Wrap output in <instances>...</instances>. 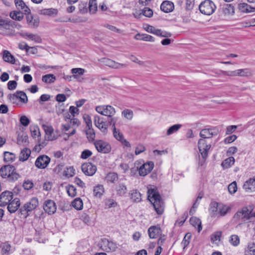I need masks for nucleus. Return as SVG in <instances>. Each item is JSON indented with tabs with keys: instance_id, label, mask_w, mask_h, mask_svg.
I'll return each instance as SVG.
<instances>
[{
	"instance_id": "nucleus-13",
	"label": "nucleus",
	"mask_w": 255,
	"mask_h": 255,
	"mask_svg": "<svg viewBox=\"0 0 255 255\" xmlns=\"http://www.w3.org/2000/svg\"><path fill=\"white\" fill-rule=\"evenodd\" d=\"M43 209L49 215L53 214L56 212L57 209L56 203L52 200L47 199L44 203Z\"/></svg>"
},
{
	"instance_id": "nucleus-51",
	"label": "nucleus",
	"mask_w": 255,
	"mask_h": 255,
	"mask_svg": "<svg viewBox=\"0 0 255 255\" xmlns=\"http://www.w3.org/2000/svg\"><path fill=\"white\" fill-rule=\"evenodd\" d=\"M75 174V169L73 167L70 166L67 167L64 172V175L69 178L74 176Z\"/></svg>"
},
{
	"instance_id": "nucleus-43",
	"label": "nucleus",
	"mask_w": 255,
	"mask_h": 255,
	"mask_svg": "<svg viewBox=\"0 0 255 255\" xmlns=\"http://www.w3.org/2000/svg\"><path fill=\"white\" fill-rule=\"evenodd\" d=\"M229 243L234 247H237L240 243V239L237 235H232L229 238Z\"/></svg>"
},
{
	"instance_id": "nucleus-47",
	"label": "nucleus",
	"mask_w": 255,
	"mask_h": 255,
	"mask_svg": "<svg viewBox=\"0 0 255 255\" xmlns=\"http://www.w3.org/2000/svg\"><path fill=\"white\" fill-rule=\"evenodd\" d=\"M14 22L9 19H0V28L3 27L4 28H7V26H13Z\"/></svg>"
},
{
	"instance_id": "nucleus-25",
	"label": "nucleus",
	"mask_w": 255,
	"mask_h": 255,
	"mask_svg": "<svg viewBox=\"0 0 255 255\" xmlns=\"http://www.w3.org/2000/svg\"><path fill=\"white\" fill-rule=\"evenodd\" d=\"M134 38L136 40H142L145 41H150V42H153L154 41L155 38L151 35L147 34H140L139 33L136 34Z\"/></svg>"
},
{
	"instance_id": "nucleus-14",
	"label": "nucleus",
	"mask_w": 255,
	"mask_h": 255,
	"mask_svg": "<svg viewBox=\"0 0 255 255\" xmlns=\"http://www.w3.org/2000/svg\"><path fill=\"white\" fill-rule=\"evenodd\" d=\"M154 167L152 161L147 162L143 164L138 169V173L140 176H145L150 173Z\"/></svg>"
},
{
	"instance_id": "nucleus-57",
	"label": "nucleus",
	"mask_w": 255,
	"mask_h": 255,
	"mask_svg": "<svg viewBox=\"0 0 255 255\" xmlns=\"http://www.w3.org/2000/svg\"><path fill=\"white\" fill-rule=\"evenodd\" d=\"M88 10L86 3H82L79 4V11L80 13L85 14L88 12Z\"/></svg>"
},
{
	"instance_id": "nucleus-33",
	"label": "nucleus",
	"mask_w": 255,
	"mask_h": 255,
	"mask_svg": "<svg viewBox=\"0 0 255 255\" xmlns=\"http://www.w3.org/2000/svg\"><path fill=\"white\" fill-rule=\"evenodd\" d=\"M235 163V158L233 156H230L225 159L222 163L221 166L224 169L230 168L231 166L234 165Z\"/></svg>"
},
{
	"instance_id": "nucleus-32",
	"label": "nucleus",
	"mask_w": 255,
	"mask_h": 255,
	"mask_svg": "<svg viewBox=\"0 0 255 255\" xmlns=\"http://www.w3.org/2000/svg\"><path fill=\"white\" fill-rule=\"evenodd\" d=\"M16 158L15 154L8 151L3 152V160L5 162H12Z\"/></svg>"
},
{
	"instance_id": "nucleus-42",
	"label": "nucleus",
	"mask_w": 255,
	"mask_h": 255,
	"mask_svg": "<svg viewBox=\"0 0 255 255\" xmlns=\"http://www.w3.org/2000/svg\"><path fill=\"white\" fill-rule=\"evenodd\" d=\"M104 204L106 208H111L116 207L118 205V203L113 199L107 198L104 200Z\"/></svg>"
},
{
	"instance_id": "nucleus-30",
	"label": "nucleus",
	"mask_w": 255,
	"mask_h": 255,
	"mask_svg": "<svg viewBox=\"0 0 255 255\" xmlns=\"http://www.w3.org/2000/svg\"><path fill=\"white\" fill-rule=\"evenodd\" d=\"M245 255H255V243L250 242L248 244L247 248L245 250Z\"/></svg>"
},
{
	"instance_id": "nucleus-55",
	"label": "nucleus",
	"mask_w": 255,
	"mask_h": 255,
	"mask_svg": "<svg viewBox=\"0 0 255 255\" xmlns=\"http://www.w3.org/2000/svg\"><path fill=\"white\" fill-rule=\"evenodd\" d=\"M142 13L146 17H151L153 15V11L151 8L145 7L142 9Z\"/></svg>"
},
{
	"instance_id": "nucleus-59",
	"label": "nucleus",
	"mask_w": 255,
	"mask_h": 255,
	"mask_svg": "<svg viewBox=\"0 0 255 255\" xmlns=\"http://www.w3.org/2000/svg\"><path fill=\"white\" fill-rule=\"evenodd\" d=\"M84 71V69L80 68H73L71 69V73L74 75H76V76L78 75L81 76L83 75Z\"/></svg>"
},
{
	"instance_id": "nucleus-2",
	"label": "nucleus",
	"mask_w": 255,
	"mask_h": 255,
	"mask_svg": "<svg viewBox=\"0 0 255 255\" xmlns=\"http://www.w3.org/2000/svg\"><path fill=\"white\" fill-rule=\"evenodd\" d=\"M148 199L151 203L153 208L158 215H161L164 212V202L155 186H151L147 191Z\"/></svg>"
},
{
	"instance_id": "nucleus-45",
	"label": "nucleus",
	"mask_w": 255,
	"mask_h": 255,
	"mask_svg": "<svg viewBox=\"0 0 255 255\" xmlns=\"http://www.w3.org/2000/svg\"><path fill=\"white\" fill-rule=\"evenodd\" d=\"M29 128L31 133V136L33 138H36L37 136H38L40 134L39 128L37 125H31Z\"/></svg>"
},
{
	"instance_id": "nucleus-64",
	"label": "nucleus",
	"mask_w": 255,
	"mask_h": 255,
	"mask_svg": "<svg viewBox=\"0 0 255 255\" xmlns=\"http://www.w3.org/2000/svg\"><path fill=\"white\" fill-rule=\"evenodd\" d=\"M17 83L15 81L11 80L9 81L7 83V88L9 90H14L17 86Z\"/></svg>"
},
{
	"instance_id": "nucleus-15",
	"label": "nucleus",
	"mask_w": 255,
	"mask_h": 255,
	"mask_svg": "<svg viewBox=\"0 0 255 255\" xmlns=\"http://www.w3.org/2000/svg\"><path fill=\"white\" fill-rule=\"evenodd\" d=\"M20 205V202L19 199L15 198L6 206L8 211L10 213H14L18 210Z\"/></svg>"
},
{
	"instance_id": "nucleus-36",
	"label": "nucleus",
	"mask_w": 255,
	"mask_h": 255,
	"mask_svg": "<svg viewBox=\"0 0 255 255\" xmlns=\"http://www.w3.org/2000/svg\"><path fill=\"white\" fill-rule=\"evenodd\" d=\"M42 80L46 84H51L54 83L56 77L52 74H46L42 77Z\"/></svg>"
},
{
	"instance_id": "nucleus-31",
	"label": "nucleus",
	"mask_w": 255,
	"mask_h": 255,
	"mask_svg": "<svg viewBox=\"0 0 255 255\" xmlns=\"http://www.w3.org/2000/svg\"><path fill=\"white\" fill-rule=\"evenodd\" d=\"M118 179L119 175L115 172H110L106 177V180L108 183H115Z\"/></svg>"
},
{
	"instance_id": "nucleus-20",
	"label": "nucleus",
	"mask_w": 255,
	"mask_h": 255,
	"mask_svg": "<svg viewBox=\"0 0 255 255\" xmlns=\"http://www.w3.org/2000/svg\"><path fill=\"white\" fill-rule=\"evenodd\" d=\"M2 59L6 62L12 64H14L15 63V57L8 50H4L3 51Z\"/></svg>"
},
{
	"instance_id": "nucleus-7",
	"label": "nucleus",
	"mask_w": 255,
	"mask_h": 255,
	"mask_svg": "<svg viewBox=\"0 0 255 255\" xmlns=\"http://www.w3.org/2000/svg\"><path fill=\"white\" fill-rule=\"evenodd\" d=\"M100 245L101 250L107 253L114 252L118 248L117 243L106 238L101 240Z\"/></svg>"
},
{
	"instance_id": "nucleus-53",
	"label": "nucleus",
	"mask_w": 255,
	"mask_h": 255,
	"mask_svg": "<svg viewBox=\"0 0 255 255\" xmlns=\"http://www.w3.org/2000/svg\"><path fill=\"white\" fill-rule=\"evenodd\" d=\"M188 218V213L185 212L184 213L182 217L180 218H179L176 221L175 224L178 225L179 226H181L183 225L185 221Z\"/></svg>"
},
{
	"instance_id": "nucleus-21",
	"label": "nucleus",
	"mask_w": 255,
	"mask_h": 255,
	"mask_svg": "<svg viewBox=\"0 0 255 255\" xmlns=\"http://www.w3.org/2000/svg\"><path fill=\"white\" fill-rule=\"evenodd\" d=\"M104 192L105 189L102 184H98L94 187L93 195L95 197L101 198Z\"/></svg>"
},
{
	"instance_id": "nucleus-38",
	"label": "nucleus",
	"mask_w": 255,
	"mask_h": 255,
	"mask_svg": "<svg viewBox=\"0 0 255 255\" xmlns=\"http://www.w3.org/2000/svg\"><path fill=\"white\" fill-rule=\"evenodd\" d=\"M9 16L12 19L18 21H21L23 18V13L20 11H12Z\"/></svg>"
},
{
	"instance_id": "nucleus-3",
	"label": "nucleus",
	"mask_w": 255,
	"mask_h": 255,
	"mask_svg": "<svg viewBox=\"0 0 255 255\" xmlns=\"http://www.w3.org/2000/svg\"><path fill=\"white\" fill-rule=\"evenodd\" d=\"M0 175L2 178H6L10 182H14L20 177L15 167L10 164L3 165L0 168Z\"/></svg>"
},
{
	"instance_id": "nucleus-27",
	"label": "nucleus",
	"mask_w": 255,
	"mask_h": 255,
	"mask_svg": "<svg viewBox=\"0 0 255 255\" xmlns=\"http://www.w3.org/2000/svg\"><path fill=\"white\" fill-rule=\"evenodd\" d=\"M31 154V150L28 148H23L20 152L19 160L21 161L27 160Z\"/></svg>"
},
{
	"instance_id": "nucleus-37",
	"label": "nucleus",
	"mask_w": 255,
	"mask_h": 255,
	"mask_svg": "<svg viewBox=\"0 0 255 255\" xmlns=\"http://www.w3.org/2000/svg\"><path fill=\"white\" fill-rule=\"evenodd\" d=\"M104 115L108 117H111L115 115L116 111L114 107L110 105H105Z\"/></svg>"
},
{
	"instance_id": "nucleus-11",
	"label": "nucleus",
	"mask_w": 255,
	"mask_h": 255,
	"mask_svg": "<svg viewBox=\"0 0 255 255\" xmlns=\"http://www.w3.org/2000/svg\"><path fill=\"white\" fill-rule=\"evenodd\" d=\"M50 161V158L47 155H41L36 159L35 165L39 169H44L48 166Z\"/></svg>"
},
{
	"instance_id": "nucleus-19",
	"label": "nucleus",
	"mask_w": 255,
	"mask_h": 255,
	"mask_svg": "<svg viewBox=\"0 0 255 255\" xmlns=\"http://www.w3.org/2000/svg\"><path fill=\"white\" fill-rule=\"evenodd\" d=\"M243 188L247 191H255V178H251L247 180L243 185Z\"/></svg>"
},
{
	"instance_id": "nucleus-61",
	"label": "nucleus",
	"mask_w": 255,
	"mask_h": 255,
	"mask_svg": "<svg viewBox=\"0 0 255 255\" xmlns=\"http://www.w3.org/2000/svg\"><path fill=\"white\" fill-rule=\"evenodd\" d=\"M83 119L86 124V128L92 127V120L91 117L89 115H84L83 116Z\"/></svg>"
},
{
	"instance_id": "nucleus-39",
	"label": "nucleus",
	"mask_w": 255,
	"mask_h": 255,
	"mask_svg": "<svg viewBox=\"0 0 255 255\" xmlns=\"http://www.w3.org/2000/svg\"><path fill=\"white\" fill-rule=\"evenodd\" d=\"M86 134L87 137L90 142L94 140L95 138V132L92 127L86 128Z\"/></svg>"
},
{
	"instance_id": "nucleus-63",
	"label": "nucleus",
	"mask_w": 255,
	"mask_h": 255,
	"mask_svg": "<svg viewBox=\"0 0 255 255\" xmlns=\"http://www.w3.org/2000/svg\"><path fill=\"white\" fill-rule=\"evenodd\" d=\"M33 186V184L32 182L29 180L25 181L23 184V187L25 190H30Z\"/></svg>"
},
{
	"instance_id": "nucleus-17",
	"label": "nucleus",
	"mask_w": 255,
	"mask_h": 255,
	"mask_svg": "<svg viewBox=\"0 0 255 255\" xmlns=\"http://www.w3.org/2000/svg\"><path fill=\"white\" fill-rule=\"evenodd\" d=\"M174 8L173 2L168 0L163 1L160 5V9L165 13L170 12L173 10Z\"/></svg>"
},
{
	"instance_id": "nucleus-49",
	"label": "nucleus",
	"mask_w": 255,
	"mask_h": 255,
	"mask_svg": "<svg viewBox=\"0 0 255 255\" xmlns=\"http://www.w3.org/2000/svg\"><path fill=\"white\" fill-rule=\"evenodd\" d=\"M182 127L180 124H175L170 127L167 131V135H169L178 131Z\"/></svg>"
},
{
	"instance_id": "nucleus-62",
	"label": "nucleus",
	"mask_w": 255,
	"mask_h": 255,
	"mask_svg": "<svg viewBox=\"0 0 255 255\" xmlns=\"http://www.w3.org/2000/svg\"><path fill=\"white\" fill-rule=\"evenodd\" d=\"M20 123L25 127L27 126L29 123L30 121L28 118L25 116H22L20 118Z\"/></svg>"
},
{
	"instance_id": "nucleus-16",
	"label": "nucleus",
	"mask_w": 255,
	"mask_h": 255,
	"mask_svg": "<svg viewBox=\"0 0 255 255\" xmlns=\"http://www.w3.org/2000/svg\"><path fill=\"white\" fill-rule=\"evenodd\" d=\"M161 230L160 227L152 226L148 229V234L150 239H156L161 234Z\"/></svg>"
},
{
	"instance_id": "nucleus-41",
	"label": "nucleus",
	"mask_w": 255,
	"mask_h": 255,
	"mask_svg": "<svg viewBox=\"0 0 255 255\" xmlns=\"http://www.w3.org/2000/svg\"><path fill=\"white\" fill-rule=\"evenodd\" d=\"M72 205L77 210H80L83 207V201L81 198H77L72 202Z\"/></svg>"
},
{
	"instance_id": "nucleus-29",
	"label": "nucleus",
	"mask_w": 255,
	"mask_h": 255,
	"mask_svg": "<svg viewBox=\"0 0 255 255\" xmlns=\"http://www.w3.org/2000/svg\"><path fill=\"white\" fill-rule=\"evenodd\" d=\"M130 199L135 203H138L141 201V194L137 190H132L130 191Z\"/></svg>"
},
{
	"instance_id": "nucleus-58",
	"label": "nucleus",
	"mask_w": 255,
	"mask_h": 255,
	"mask_svg": "<svg viewBox=\"0 0 255 255\" xmlns=\"http://www.w3.org/2000/svg\"><path fill=\"white\" fill-rule=\"evenodd\" d=\"M92 155V152L89 149L83 150L81 154V158L82 159H87Z\"/></svg>"
},
{
	"instance_id": "nucleus-50",
	"label": "nucleus",
	"mask_w": 255,
	"mask_h": 255,
	"mask_svg": "<svg viewBox=\"0 0 255 255\" xmlns=\"http://www.w3.org/2000/svg\"><path fill=\"white\" fill-rule=\"evenodd\" d=\"M27 38H29L32 41H34L35 42L37 43H41L42 41V39L39 35L37 34H34L32 33L28 34V35H27Z\"/></svg>"
},
{
	"instance_id": "nucleus-23",
	"label": "nucleus",
	"mask_w": 255,
	"mask_h": 255,
	"mask_svg": "<svg viewBox=\"0 0 255 255\" xmlns=\"http://www.w3.org/2000/svg\"><path fill=\"white\" fill-rule=\"evenodd\" d=\"M14 3L16 8L19 10H23L24 13L30 12V9L22 0H14Z\"/></svg>"
},
{
	"instance_id": "nucleus-54",
	"label": "nucleus",
	"mask_w": 255,
	"mask_h": 255,
	"mask_svg": "<svg viewBox=\"0 0 255 255\" xmlns=\"http://www.w3.org/2000/svg\"><path fill=\"white\" fill-rule=\"evenodd\" d=\"M122 115L128 120H131L133 117V112L129 109H126L122 112Z\"/></svg>"
},
{
	"instance_id": "nucleus-34",
	"label": "nucleus",
	"mask_w": 255,
	"mask_h": 255,
	"mask_svg": "<svg viewBox=\"0 0 255 255\" xmlns=\"http://www.w3.org/2000/svg\"><path fill=\"white\" fill-rule=\"evenodd\" d=\"M58 13V10L56 8H45L40 10V13L41 14L52 16L53 15H57Z\"/></svg>"
},
{
	"instance_id": "nucleus-6",
	"label": "nucleus",
	"mask_w": 255,
	"mask_h": 255,
	"mask_svg": "<svg viewBox=\"0 0 255 255\" xmlns=\"http://www.w3.org/2000/svg\"><path fill=\"white\" fill-rule=\"evenodd\" d=\"M216 8L214 3L210 0H205L202 2L199 6L200 11L207 15H210L213 14Z\"/></svg>"
},
{
	"instance_id": "nucleus-24",
	"label": "nucleus",
	"mask_w": 255,
	"mask_h": 255,
	"mask_svg": "<svg viewBox=\"0 0 255 255\" xmlns=\"http://www.w3.org/2000/svg\"><path fill=\"white\" fill-rule=\"evenodd\" d=\"M239 9L244 13H249L255 11V7H252L246 3H241L239 4Z\"/></svg>"
},
{
	"instance_id": "nucleus-40",
	"label": "nucleus",
	"mask_w": 255,
	"mask_h": 255,
	"mask_svg": "<svg viewBox=\"0 0 255 255\" xmlns=\"http://www.w3.org/2000/svg\"><path fill=\"white\" fill-rule=\"evenodd\" d=\"M219 203L217 202H212L210 205V211L213 216L218 214Z\"/></svg>"
},
{
	"instance_id": "nucleus-22",
	"label": "nucleus",
	"mask_w": 255,
	"mask_h": 255,
	"mask_svg": "<svg viewBox=\"0 0 255 255\" xmlns=\"http://www.w3.org/2000/svg\"><path fill=\"white\" fill-rule=\"evenodd\" d=\"M103 62L105 64L106 66L113 68L117 69L119 68L121 66H125L124 64L116 62L115 61L106 58H104L103 59Z\"/></svg>"
},
{
	"instance_id": "nucleus-12",
	"label": "nucleus",
	"mask_w": 255,
	"mask_h": 255,
	"mask_svg": "<svg viewBox=\"0 0 255 255\" xmlns=\"http://www.w3.org/2000/svg\"><path fill=\"white\" fill-rule=\"evenodd\" d=\"M116 195L120 197H125L128 193V188L125 183L119 181L114 187Z\"/></svg>"
},
{
	"instance_id": "nucleus-28",
	"label": "nucleus",
	"mask_w": 255,
	"mask_h": 255,
	"mask_svg": "<svg viewBox=\"0 0 255 255\" xmlns=\"http://www.w3.org/2000/svg\"><path fill=\"white\" fill-rule=\"evenodd\" d=\"M13 98H15L16 99L19 98L20 101L23 103H27L28 102V98L26 95V94L21 91H17L16 92V94H14L12 95Z\"/></svg>"
},
{
	"instance_id": "nucleus-18",
	"label": "nucleus",
	"mask_w": 255,
	"mask_h": 255,
	"mask_svg": "<svg viewBox=\"0 0 255 255\" xmlns=\"http://www.w3.org/2000/svg\"><path fill=\"white\" fill-rule=\"evenodd\" d=\"M0 248L1 255H10L13 252L10 245L7 242L2 243L0 246Z\"/></svg>"
},
{
	"instance_id": "nucleus-46",
	"label": "nucleus",
	"mask_w": 255,
	"mask_h": 255,
	"mask_svg": "<svg viewBox=\"0 0 255 255\" xmlns=\"http://www.w3.org/2000/svg\"><path fill=\"white\" fill-rule=\"evenodd\" d=\"M238 76L248 77L252 75L251 70L248 68L238 69Z\"/></svg>"
},
{
	"instance_id": "nucleus-1",
	"label": "nucleus",
	"mask_w": 255,
	"mask_h": 255,
	"mask_svg": "<svg viewBox=\"0 0 255 255\" xmlns=\"http://www.w3.org/2000/svg\"><path fill=\"white\" fill-rule=\"evenodd\" d=\"M219 133L218 128L216 127H211L202 129L200 132V136L202 138L198 142V148L200 154L204 160H206L208 156V151L211 147L210 144H207L206 138H210L212 136L217 135Z\"/></svg>"
},
{
	"instance_id": "nucleus-52",
	"label": "nucleus",
	"mask_w": 255,
	"mask_h": 255,
	"mask_svg": "<svg viewBox=\"0 0 255 255\" xmlns=\"http://www.w3.org/2000/svg\"><path fill=\"white\" fill-rule=\"evenodd\" d=\"M113 134L114 137L118 140L121 142H123V139H124V136L122 133H121L119 130H117L116 127H114L113 129Z\"/></svg>"
},
{
	"instance_id": "nucleus-8",
	"label": "nucleus",
	"mask_w": 255,
	"mask_h": 255,
	"mask_svg": "<svg viewBox=\"0 0 255 255\" xmlns=\"http://www.w3.org/2000/svg\"><path fill=\"white\" fill-rule=\"evenodd\" d=\"M94 144L99 152L108 153L111 150V145L103 140H96L94 141Z\"/></svg>"
},
{
	"instance_id": "nucleus-56",
	"label": "nucleus",
	"mask_w": 255,
	"mask_h": 255,
	"mask_svg": "<svg viewBox=\"0 0 255 255\" xmlns=\"http://www.w3.org/2000/svg\"><path fill=\"white\" fill-rule=\"evenodd\" d=\"M228 190L231 194H234L237 192V186L235 181L233 182L228 186Z\"/></svg>"
},
{
	"instance_id": "nucleus-48",
	"label": "nucleus",
	"mask_w": 255,
	"mask_h": 255,
	"mask_svg": "<svg viewBox=\"0 0 255 255\" xmlns=\"http://www.w3.org/2000/svg\"><path fill=\"white\" fill-rule=\"evenodd\" d=\"M66 190L69 196L74 197L76 195L77 190L74 186L69 185L66 187Z\"/></svg>"
},
{
	"instance_id": "nucleus-44",
	"label": "nucleus",
	"mask_w": 255,
	"mask_h": 255,
	"mask_svg": "<svg viewBox=\"0 0 255 255\" xmlns=\"http://www.w3.org/2000/svg\"><path fill=\"white\" fill-rule=\"evenodd\" d=\"M88 9L89 11L91 14L96 13L98 9L97 3L96 1H94L93 0H89Z\"/></svg>"
},
{
	"instance_id": "nucleus-35",
	"label": "nucleus",
	"mask_w": 255,
	"mask_h": 255,
	"mask_svg": "<svg viewBox=\"0 0 255 255\" xmlns=\"http://www.w3.org/2000/svg\"><path fill=\"white\" fill-rule=\"evenodd\" d=\"M190 222L191 224H192L194 227H197L198 232H200L202 230V227L201 226V221L199 218L192 217L190 218Z\"/></svg>"
},
{
	"instance_id": "nucleus-60",
	"label": "nucleus",
	"mask_w": 255,
	"mask_h": 255,
	"mask_svg": "<svg viewBox=\"0 0 255 255\" xmlns=\"http://www.w3.org/2000/svg\"><path fill=\"white\" fill-rule=\"evenodd\" d=\"M221 236V232H217L212 234L211 236V241L212 242H215L217 241H220Z\"/></svg>"
},
{
	"instance_id": "nucleus-10",
	"label": "nucleus",
	"mask_w": 255,
	"mask_h": 255,
	"mask_svg": "<svg viewBox=\"0 0 255 255\" xmlns=\"http://www.w3.org/2000/svg\"><path fill=\"white\" fill-rule=\"evenodd\" d=\"M82 172L87 176H93L97 171V167L91 162H86L81 166Z\"/></svg>"
},
{
	"instance_id": "nucleus-4",
	"label": "nucleus",
	"mask_w": 255,
	"mask_h": 255,
	"mask_svg": "<svg viewBox=\"0 0 255 255\" xmlns=\"http://www.w3.org/2000/svg\"><path fill=\"white\" fill-rule=\"evenodd\" d=\"M38 206V200L37 198L33 197L23 206L19 208L18 215L20 218L26 219L29 216V212L34 210Z\"/></svg>"
},
{
	"instance_id": "nucleus-26",
	"label": "nucleus",
	"mask_w": 255,
	"mask_h": 255,
	"mask_svg": "<svg viewBox=\"0 0 255 255\" xmlns=\"http://www.w3.org/2000/svg\"><path fill=\"white\" fill-rule=\"evenodd\" d=\"M231 209V207L222 203H219L218 214H219L221 216H225Z\"/></svg>"
},
{
	"instance_id": "nucleus-9",
	"label": "nucleus",
	"mask_w": 255,
	"mask_h": 255,
	"mask_svg": "<svg viewBox=\"0 0 255 255\" xmlns=\"http://www.w3.org/2000/svg\"><path fill=\"white\" fill-rule=\"evenodd\" d=\"M13 194L11 191L6 190L0 194V206L5 207L13 199Z\"/></svg>"
},
{
	"instance_id": "nucleus-5",
	"label": "nucleus",
	"mask_w": 255,
	"mask_h": 255,
	"mask_svg": "<svg viewBox=\"0 0 255 255\" xmlns=\"http://www.w3.org/2000/svg\"><path fill=\"white\" fill-rule=\"evenodd\" d=\"M253 216H255V213H253L252 210L245 206L238 210L234 215L233 218L237 222L240 220L245 221L250 219Z\"/></svg>"
}]
</instances>
